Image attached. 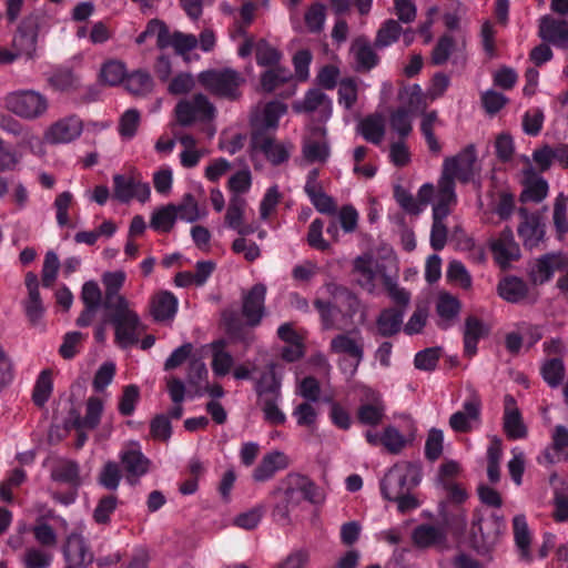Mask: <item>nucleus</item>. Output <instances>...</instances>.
Segmentation results:
<instances>
[{
	"label": "nucleus",
	"instance_id": "obj_1",
	"mask_svg": "<svg viewBox=\"0 0 568 568\" xmlns=\"http://www.w3.org/2000/svg\"><path fill=\"white\" fill-rule=\"evenodd\" d=\"M476 152L468 145L458 154L446 158L443 162L442 175L437 183L436 196L444 201L457 202L455 180L468 183L475 175Z\"/></svg>",
	"mask_w": 568,
	"mask_h": 568
},
{
	"label": "nucleus",
	"instance_id": "obj_2",
	"mask_svg": "<svg viewBox=\"0 0 568 568\" xmlns=\"http://www.w3.org/2000/svg\"><path fill=\"white\" fill-rule=\"evenodd\" d=\"M422 480L420 466L416 463L395 464L381 481V491L385 499L393 500L400 494L410 493Z\"/></svg>",
	"mask_w": 568,
	"mask_h": 568
},
{
	"label": "nucleus",
	"instance_id": "obj_3",
	"mask_svg": "<svg viewBox=\"0 0 568 568\" xmlns=\"http://www.w3.org/2000/svg\"><path fill=\"white\" fill-rule=\"evenodd\" d=\"M6 109L20 119L33 121L43 118L49 111V99L31 89L16 90L4 98Z\"/></svg>",
	"mask_w": 568,
	"mask_h": 568
},
{
	"label": "nucleus",
	"instance_id": "obj_4",
	"mask_svg": "<svg viewBox=\"0 0 568 568\" xmlns=\"http://www.w3.org/2000/svg\"><path fill=\"white\" fill-rule=\"evenodd\" d=\"M110 322L114 326L115 342L121 348H128L139 342L143 324L131 304L114 305L106 308Z\"/></svg>",
	"mask_w": 568,
	"mask_h": 568
},
{
	"label": "nucleus",
	"instance_id": "obj_5",
	"mask_svg": "<svg viewBox=\"0 0 568 568\" xmlns=\"http://www.w3.org/2000/svg\"><path fill=\"white\" fill-rule=\"evenodd\" d=\"M329 351L337 355H344L341 367L344 372L354 375L364 359V339L359 329L337 334L331 339Z\"/></svg>",
	"mask_w": 568,
	"mask_h": 568
},
{
	"label": "nucleus",
	"instance_id": "obj_6",
	"mask_svg": "<svg viewBox=\"0 0 568 568\" xmlns=\"http://www.w3.org/2000/svg\"><path fill=\"white\" fill-rule=\"evenodd\" d=\"M199 80L213 94L230 100L240 97L239 89L245 81L241 73L230 68L201 72Z\"/></svg>",
	"mask_w": 568,
	"mask_h": 568
},
{
	"label": "nucleus",
	"instance_id": "obj_7",
	"mask_svg": "<svg viewBox=\"0 0 568 568\" xmlns=\"http://www.w3.org/2000/svg\"><path fill=\"white\" fill-rule=\"evenodd\" d=\"M215 106L202 93L182 99L175 106L178 122L182 126H190L196 122H209L215 118Z\"/></svg>",
	"mask_w": 568,
	"mask_h": 568
},
{
	"label": "nucleus",
	"instance_id": "obj_8",
	"mask_svg": "<svg viewBox=\"0 0 568 568\" xmlns=\"http://www.w3.org/2000/svg\"><path fill=\"white\" fill-rule=\"evenodd\" d=\"M316 490V486L308 477L293 473L286 475L277 484L271 496H277L282 493L296 507L302 500L315 503Z\"/></svg>",
	"mask_w": 568,
	"mask_h": 568
},
{
	"label": "nucleus",
	"instance_id": "obj_9",
	"mask_svg": "<svg viewBox=\"0 0 568 568\" xmlns=\"http://www.w3.org/2000/svg\"><path fill=\"white\" fill-rule=\"evenodd\" d=\"M251 145L253 151L260 152L272 165H281L287 162L294 145L290 141H278L265 133H252Z\"/></svg>",
	"mask_w": 568,
	"mask_h": 568
},
{
	"label": "nucleus",
	"instance_id": "obj_10",
	"mask_svg": "<svg viewBox=\"0 0 568 568\" xmlns=\"http://www.w3.org/2000/svg\"><path fill=\"white\" fill-rule=\"evenodd\" d=\"M83 131L82 120L78 115H68L51 123L43 133V141L55 144H68L77 140Z\"/></svg>",
	"mask_w": 568,
	"mask_h": 568
},
{
	"label": "nucleus",
	"instance_id": "obj_11",
	"mask_svg": "<svg viewBox=\"0 0 568 568\" xmlns=\"http://www.w3.org/2000/svg\"><path fill=\"white\" fill-rule=\"evenodd\" d=\"M119 459L124 468L126 481L131 485H135L142 476L148 474L151 465L138 443L122 449Z\"/></svg>",
	"mask_w": 568,
	"mask_h": 568
},
{
	"label": "nucleus",
	"instance_id": "obj_12",
	"mask_svg": "<svg viewBox=\"0 0 568 568\" xmlns=\"http://www.w3.org/2000/svg\"><path fill=\"white\" fill-rule=\"evenodd\" d=\"M568 267V256L561 252L547 253L532 263L529 270V276L535 284H544L554 276L556 272Z\"/></svg>",
	"mask_w": 568,
	"mask_h": 568
},
{
	"label": "nucleus",
	"instance_id": "obj_13",
	"mask_svg": "<svg viewBox=\"0 0 568 568\" xmlns=\"http://www.w3.org/2000/svg\"><path fill=\"white\" fill-rule=\"evenodd\" d=\"M385 413L386 406L382 395L372 388H365L357 408L358 422L365 426L376 427L383 422Z\"/></svg>",
	"mask_w": 568,
	"mask_h": 568
},
{
	"label": "nucleus",
	"instance_id": "obj_14",
	"mask_svg": "<svg viewBox=\"0 0 568 568\" xmlns=\"http://www.w3.org/2000/svg\"><path fill=\"white\" fill-rule=\"evenodd\" d=\"M296 112L311 114L318 122H326L332 115V100L320 89H311L304 99L294 104Z\"/></svg>",
	"mask_w": 568,
	"mask_h": 568
},
{
	"label": "nucleus",
	"instance_id": "obj_15",
	"mask_svg": "<svg viewBox=\"0 0 568 568\" xmlns=\"http://www.w3.org/2000/svg\"><path fill=\"white\" fill-rule=\"evenodd\" d=\"M505 529L503 517L495 513H476L473 520L471 532L479 536L484 546H493Z\"/></svg>",
	"mask_w": 568,
	"mask_h": 568
},
{
	"label": "nucleus",
	"instance_id": "obj_16",
	"mask_svg": "<svg viewBox=\"0 0 568 568\" xmlns=\"http://www.w3.org/2000/svg\"><path fill=\"white\" fill-rule=\"evenodd\" d=\"M518 214L521 222L517 232L525 248H537L545 239V224L541 223L539 215L529 213L526 207H519Z\"/></svg>",
	"mask_w": 568,
	"mask_h": 568
},
{
	"label": "nucleus",
	"instance_id": "obj_17",
	"mask_svg": "<svg viewBox=\"0 0 568 568\" xmlns=\"http://www.w3.org/2000/svg\"><path fill=\"white\" fill-rule=\"evenodd\" d=\"M520 183L519 201L523 204L541 203L548 195L549 184L547 180L531 166L523 171Z\"/></svg>",
	"mask_w": 568,
	"mask_h": 568
},
{
	"label": "nucleus",
	"instance_id": "obj_18",
	"mask_svg": "<svg viewBox=\"0 0 568 568\" xmlns=\"http://www.w3.org/2000/svg\"><path fill=\"white\" fill-rule=\"evenodd\" d=\"M286 111V104L281 101H271L256 108L251 118L252 133L268 134V130H275L278 126V121Z\"/></svg>",
	"mask_w": 568,
	"mask_h": 568
},
{
	"label": "nucleus",
	"instance_id": "obj_19",
	"mask_svg": "<svg viewBox=\"0 0 568 568\" xmlns=\"http://www.w3.org/2000/svg\"><path fill=\"white\" fill-rule=\"evenodd\" d=\"M456 203L444 201L439 196H435L433 205V225L430 230V246L435 251H440L447 242L448 230L445 224L446 217L450 214L452 206Z\"/></svg>",
	"mask_w": 568,
	"mask_h": 568
},
{
	"label": "nucleus",
	"instance_id": "obj_20",
	"mask_svg": "<svg viewBox=\"0 0 568 568\" xmlns=\"http://www.w3.org/2000/svg\"><path fill=\"white\" fill-rule=\"evenodd\" d=\"M490 250L495 262L501 267L507 268L511 262L520 257V247L515 241L511 229L506 227L499 235L491 241Z\"/></svg>",
	"mask_w": 568,
	"mask_h": 568
},
{
	"label": "nucleus",
	"instance_id": "obj_21",
	"mask_svg": "<svg viewBox=\"0 0 568 568\" xmlns=\"http://www.w3.org/2000/svg\"><path fill=\"white\" fill-rule=\"evenodd\" d=\"M63 556L67 565L77 568H87L94 559L93 552L90 550L83 536L79 532H71L67 537Z\"/></svg>",
	"mask_w": 568,
	"mask_h": 568
},
{
	"label": "nucleus",
	"instance_id": "obj_22",
	"mask_svg": "<svg viewBox=\"0 0 568 568\" xmlns=\"http://www.w3.org/2000/svg\"><path fill=\"white\" fill-rule=\"evenodd\" d=\"M266 286L262 283L255 284L243 295L242 314L250 326H256L265 313Z\"/></svg>",
	"mask_w": 568,
	"mask_h": 568
},
{
	"label": "nucleus",
	"instance_id": "obj_23",
	"mask_svg": "<svg viewBox=\"0 0 568 568\" xmlns=\"http://www.w3.org/2000/svg\"><path fill=\"white\" fill-rule=\"evenodd\" d=\"M302 154L308 163H325L331 155V148L326 140V129L316 126L313 135L305 138L302 145Z\"/></svg>",
	"mask_w": 568,
	"mask_h": 568
},
{
	"label": "nucleus",
	"instance_id": "obj_24",
	"mask_svg": "<svg viewBox=\"0 0 568 568\" xmlns=\"http://www.w3.org/2000/svg\"><path fill=\"white\" fill-rule=\"evenodd\" d=\"M480 423V400L477 397L466 399L463 409L449 418V426L457 433H468Z\"/></svg>",
	"mask_w": 568,
	"mask_h": 568
},
{
	"label": "nucleus",
	"instance_id": "obj_25",
	"mask_svg": "<svg viewBox=\"0 0 568 568\" xmlns=\"http://www.w3.org/2000/svg\"><path fill=\"white\" fill-rule=\"evenodd\" d=\"M288 456L280 450H273L265 454L252 473V478L256 483H264L272 479L276 473L288 467Z\"/></svg>",
	"mask_w": 568,
	"mask_h": 568
},
{
	"label": "nucleus",
	"instance_id": "obj_26",
	"mask_svg": "<svg viewBox=\"0 0 568 568\" xmlns=\"http://www.w3.org/2000/svg\"><path fill=\"white\" fill-rule=\"evenodd\" d=\"M38 27L31 20H24L18 28L12 47L19 57L29 60L37 58Z\"/></svg>",
	"mask_w": 568,
	"mask_h": 568
},
{
	"label": "nucleus",
	"instance_id": "obj_27",
	"mask_svg": "<svg viewBox=\"0 0 568 568\" xmlns=\"http://www.w3.org/2000/svg\"><path fill=\"white\" fill-rule=\"evenodd\" d=\"M179 308V300L170 291H160L150 300V314L155 322L171 323Z\"/></svg>",
	"mask_w": 568,
	"mask_h": 568
},
{
	"label": "nucleus",
	"instance_id": "obj_28",
	"mask_svg": "<svg viewBox=\"0 0 568 568\" xmlns=\"http://www.w3.org/2000/svg\"><path fill=\"white\" fill-rule=\"evenodd\" d=\"M126 280L124 271L105 272L102 274L101 282L104 287V298L102 306L106 310L114 305H122L130 303L129 300L120 294Z\"/></svg>",
	"mask_w": 568,
	"mask_h": 568
},
{
	"label": "nucleus",
	"instance_id": "obj_29",
	"mask_svg": "<svg viewBox=\"0 0 568 568\" xmlns=\"http://www.w3.org/2000/svg\"><path fill=\"white\" fill-rule=\"evenodd\" d=\"M497 292L503 300L513 304L534 303L536 301L535 296H530L528 284L517 276H507L500 280Z\"/></svg>",
	"mask_w": 568,
	"mask_h": 568
},
{
	"label": "nucleus",
	"instance_id": "obj_30",
	"mask_svg": "<svg viewBox=\"0 0 568 568\" xmlns=\"http://www.w3.org/2000/svg\"><path fill=\"white\" fill-rule=\"evenodd\" d=\"M539 37L557 48L568 49V22L545 16L539 22Z\"/></svg>",
	"mask_w": 568,
	"mask_h": 568
},
{
	"label": "nucleus",
	"instance_id": "obj_31",
	"mask_svg": "<svg viewBox=\"0 0 568 568\" xmlns=\"http://www.w3.org/2000/svg\"><path fill=\"white\" fill-rule=\"evenodd\" d=\"M417 196L418 199H415L410 193L405 191L396 192V201L399 206L406 212L417 215L423 212L432 199L435 200L436 190L433 184L425 183L419 187Z\"/></svg>",
	"mask_w": 568,
	"mask_h": 568
},
{
	"label": "nucleus",
	"instance_id": "obj_32",
	"mask_svg": "<svg viewBox=\"0 0 568 568\" xmlns=\"http://www.w3.org/2000/svg\"><path fill=\"white\" fill-rule=\"evenodd\" d=\"M504 432L510 439H521L527 435V428L513 396H505Z\"/></svg>",
	"mask_w": 568,
	"mask_h": 568
},
{
	"label": "nucleus",
	"instance_id": "obj_33",
	"mask_svg": "<svg viewBox=\"0 0 568 568\" xmlns=\"http://www.w3.org/2000/svg\"><path fill=\"white\" fill-rule=\"evenodd\" d=\"M354 272L357 274V283L368 293L376 290L378 264L371 255L358 256L354 261Z\"/></svg>",
	"mask_w": 568,
	"mask_h": 568
},
{
	"label": "nucleus",
	"instance_id": "obj_34",
	"mask_svg": "<svg viewBox=\"0 0 568 568\" xmlns=\"http://www.w3.org/2000/svg\"><path fill=\"white\" fill-rule=\"evenodd\" d=\"M488 334V329L479 318L468 316L464 325V352L468 357L477 353L479 341Z\"/></svg>",
	"mask_w": 568,
	"mask_h": 568
},
{
	"label": "nucleus",
	"instance_id": "obj_35",
	"mask_svg": "<svg viewBox=\"0 0 568 568\" xmlns=\"http://www.w3.org/2000/svg\"><path fill=\"white\" fill-rule=\"evenodd\" d=\"M460 311V302L449 293L439 294L436 302V313L439 317L438 326L446 329L454 324Z\"/></svg>",
	"mask_w": 568,
	"mask_h": 568
},
{
	"label": "nucleus",
	"instance_id": "obj_36",
	"mask_svg": "<svg viewBox=\"0 0 568 568\" xmlns=\"http://www.w3.org/2000/svg\"><path fill=\"white\" fill-rule=\"evenodd\" d=\"M404 315V310L393 307L383 310L376 320L378 334L384 337L397 334L402 328Z\"/></svg>",
	"mask_w": 568,
	"mask_h": 568
},
{
	"label": "nucleus",
	"instance_id": "obj_37",
	"mask_svg": "<svg viewBox=\"0 0 568 568\" xmlns=\"http://www.w3.org/2000/svg\"><path fill=\"white\" fill-rule=\"evenodd\" d=\"M351 52L354 55L356 70L367 71L378 63V57L371 43L364 38H357L352 47Z\"/></svg>",
	"mask_w": 568,
	"mask_h": 568
},
{
	"label": "nucleus",
	"instance_id": "obj_38",
	"mask_svg": "<svg viewBox=\"0 0 568 568\" xmlns=\"http://www.w3.org/2000/svg\"><path fill=\"white\" fill-rule=\"evenodd\" d=\"M412 538L416 546L427 548L444 542L446 530L440 526L424 524L414 529Z\"/></svg>",
	"mask_w": 568,
	"mask_h": 568
},
{
	"label": "nucleus",
	"instance_id": "obj_39",
	"mask_svg": "<svg viewBox=\"0 0 568 568\" xmlns=\"http://www.w3.org/2000/svg\"><path fill=\"white\" fill-rule=\"evenodd\" d=\"M514 537L520 558L530 562L532 557L530 554L531 536L525 515H516L513 519Z\"/></svg>",
	"mask_w": 568,
	"mask_h": 568
},
{
	"label": "nucleus",
	"instance_id": "obj_40",
	"mask_svg": "<svg viewBox=\"0 0 568 568\" xmlns=\"http://www.w3.org/2000/svg\"><path fill=\"white\" fill-rule=\"evenodd\" d=\"M212 349V371L215 376L222 377L231 372L234 365V358L230 352L226 351L224 341H216L211 344Z\"/></svg>",
	"mask_w": 568,
	"mask_h": 568
},
{
	"label": "nucleus",
	"instance_id": "obj_41",
	"mask_svg": "<svg viewBox=\"0 0 568 568\" xmlns=\"http://www.w3.org/2000/svg\"><path fill=\"white\" fill-rule=\"evenodd\" d=\"M282 395H272L258 398V406L263 412L264 420L273 426L283 425L286 422V415L281 409Z\"/></svg>",
	"mask_w": 568,
	"mask_h": 568
},
{
	"label": "nucleus",
	"instance_id": "obj_42",
	"mask_svg": "<svg viewBox=\"0 0 568 568\" xmlns=\"http://www.w3.org/2000/svg\"><path fill=\"white\" fill-rule=\"evenodd\" d=\"M399 100L404 104L403 108L410 114L424 112L427 106L426 97L418 84L404 88L399 93Z\"/></svg>",
	"mask_w": 568,
	"mask_h": 568
},
{
	"label": "nucleus",
	"instance_id": "obj_43",
	"mask_svg": "<svg viewBox=\"0 0 568 568\" xmlns=\"http://www.w3.org/2000/svg\"><path fill=\"white\" fill-rule=\"evenodd\" d=\"M358 129L366 141L379 144L385 134V122L381 115H369L359 122Z\"/></svg>",
	"mask_w": 568,
	"mask_h": 568
},
{
	"label": "nucleus",
	"instance_id": "obj_44",
	"mask_svg": "<svg viewBox=\"0 0 568 568\" xmlns=\"http://www.w3.org/2000/svg\"><path fill=\"white\" fill-rule=\"evenodd\" d=\"M53 480L67 483L72 487L81 485L79 465L73 460L63 459L57 463L51 474Z\"/></svg>",
	"mask_w": 568,
	"mask_h": 568
},
{
	"label": "nucleus",
	"instance_id": "obj_45",
	"mask_svg": "<svg viewBox=\"0 0 568 568\" xmlns=\"http://www.w3.org/2000/svg\"><path fill=\"white\" fill-rule=\"evenodd\" d=\"M255 392L261 397L282 395L281 381L275 373V365L270 364L266 372H264L255 385Z\"/></svg>",
	"mask_w": 568,
	"mask_h": 568
},
{
	"label": "nucleus",
	"instance_id": "obj_46",
	"mask_svg": "<svg viewBox=\"0 0 568 568\" xmlns=\"http://www.w3.org/2000/svg\"><path fill=\"white\" fill-rule=\"evenodd\" d=\"M176 220L175 204H168L153 212L150 225L158 232L168 233L173 229Z\"/></svg>",
	"mask_w": 568,
	"mask_h": 568
},
{
	"label": "nucleus",
	"instance_id": "obj_47",
	"mask_svg": "<svg viewBox=\"0 0 568 568\" xmlns=\"http://www.w3.org/2000/svg\"><path fill=\"white\" fill-rule=\"evenodd\" d=\"M176 217L187 223H193L203 217L206 213L201 211L194 195L186 193L181 202L175 204Z\"/></svg>",
	"mask_w": 568,
	"mask_h": 568
},
{
	"label": "nucleus",
	"instance_id": "obj_48",
	"mask_svg": "<svg viewBox=\"0 0 568 568\" xmlns=\"http://www.w3.org/2000/svg\"><path fill=\"white\" fill-rule=\"evenodd\" d=\"M125 88L135 95H144L152 91L153 80L146 71H134L124 79Z\"/></svg>",
	"mask_w": 568,
	"mask_h": 568
},
{
	"label": "nucleus",
	"instance_id": "obj_49",
	"mask_svg": "<svg viewBox=\"0 0 568 568\" xmlns=\"http://www.w3.org/2000/svg\"><path fill=\"white\" fill-rule=\"evenodd\" d=\"M292 78L288 69L281 65L268 68L261 74V85L265 92H273L281 84L287 82Z\"/></svg>",
	"mask_w": 568,
	"mask_h": 568
},
{
	"label": "nucleus",
	"instance_id": "obj_50",
	"mask_svg": "<svg viewBox=\"0 0 568 568\" xmlns=\"http://www.w3.org/2000/svg\"><path fill=\"white\" fill-rule=\"evenodd\" d=\"M26 568H49L53 561V554L43 547L27 548L23 559Z\"/></svg>",
	"mask_w": 568,
	"mask_h": 568
},
{
	"label": "nucleus",
	"instance_id": "obj_51",
	"mask_svg": "<svg viewBox=\"0 0 568 568\" xmlns=\"http://www.w3.org/2000/svg\"><path fill=\"white\" fill-rule=\"evenodd\" d=\"M53 389L51 371H42L34 384L32 399L37 406H43L50 398Z\"/></svg>",
	"mask_w": 568,
	"mask_h": 568
},
{
	"label": "nucleus",
	"instance_id": "obj_52",
	"mask_svg": "<svg viewBox=\"0 0 568 568\" xmlns=\"http://www.w3.org/2000/svg\"><path fill=\"white\" fill-rule=\"evenodd\" d=\"M246 209V200L239 194L230 197L229 206L225 214V223L227 227L235 230L244 221V212Z\"/></svg>",
	"mask_w": 568,
	"mask_h": 568
},
{
	"label": "nucleus",
	"instance_id": "obj_53",
	"mask_svg": "<svg viewBox=\"0 0 568 568\" xmlns=\"http://www.w3.org/2000/svg\"><path fill=\"white\" fill-rule=\"evenodd\" d=\"M554 453L549 450L545 453V458L549 463H556L561 459L568 449V428L561 425L556 426L552 434V447Z\"/></svg>",
	"mask_w": 568,
	"mask_h": 568
},
{
	"label": "nucleus",
	"instance_id": "obj_54",
	"mask_svg": "<svg viewBox=\"0 0 568 568\" xmlns=\"http://www.w3.org/2000/svg\"><path fill=\"white\" fill-rule=\"evenodd\" d=\"M402 32L403 29L398 21L388 19L379 28L375 39V45L377 48H386L396 42Z\"/></svg>",
	"mask_w": 568,
	"mask_h": 568
},
{
	"label": "nucleus",
	"instance_id": "obj_55",
	"mask_svg": "<svg viewBox=\"0 0 568 568\" xmlns=\"http://www.w3.org/2000/svg\"><path fill=\"white\" fill-rule=\"evenodd\" d=\"M297 426L314 430L317 425L318 413L311 403L304 402L296 405L292 412Z\"/></svg>",
	"mask_w": 568,
	"mask_h": 568
},
{
	"label": "nucleus",
	"instance_id": "obj_56",
	"mask_svg": "<svg viewBox=\"0 0 568 568\" xmlns=\"http://www.w3.org/2000/svg\"><path fill=\"white\" fill-rule=\"evenodd\" d=\"M126 69L123 62L119 60L106 61L100 71L101 80L109 85H116L124 81Z\"/></svg>",
	"mask_w": 568,
	"mask_h": 568
},
{
	"label": "nucleus",
	"instance_id": "obj_57",
	"mask_svg": "<svg viewBox=\"0 0 568 568\" xmlns=\"http://www.w3.org/2000/svg\"><path fill=\"white\" fill-rule=\"evenodd\" d=\"M544 381L552 388L559 386L565 376L564 363L560 358L546 361L541 366Z\"/></svg>",
	"mask_w": 568,
	"mask_h": 568
},
{
	"label": "nucleus",
	"instance_id": "obj_58",
	"mask_svg": "<svg viewBox=\"0 0 568 568\" xmlns=\"http://www.w3.org/2000/svg\"><path fill=\"white\" fill-rule=\"evenodd\" d=\"M567 203L568 197L564 193H559L555 199L552 221L559 235L568 232Z\"/></svg>",
	"mask_w": 568,
	"mask_h": 568
},
{
	"label": "nucleus",
	"instance_id": "obj_59",
	"mask_svg": "<svg viewBox=\"0 0 568 568\" xmlns=\"http://www.w3.org/2000/svg\"><path fill=\"white\" fill-rule=\"evenodd\" d=\"M151 36H156V43L160 48L169 45V30L163 22L159 20L150 21L145 30L136 38V43H143Z\"/></svg>",
	"mask_w": 568,
	"mask_h": 568
},
{
	"label": "nucleus",
	"instance_id": "obj_60",
	"mask_svg": "<svg viewBox=\"0 0 568 568\" xmlns=\"http://www.w3.org/2000/svg\"><path fill=\"white\" fill-rule=\"evenodd\" d=\"M122 478L120 466L109 460L104 464L99 475V483L109 490H116Z\"/></svg>",
	"mask_w": 568,
	"mask_h": 568
},
{
	"label": "nucleus",
	"instance_id": "obj_61",
	"mask_svg": "<svg viewBox=\"0 0 568 568\" xmlns=\"http://www.w3.org/2000/svg\"><path fill=\"white\" fill-rule=\"evenodd\" d=\"M274 499L272 507V518L275 523L280 525H288L291 521V511L295 508V506L287 500L284 494H278L277 496H271Z\"/></svg>",
	"mask_w": 568,
	"mask_h": 568
},
{
	"label": "nucleus",
	"instance_id": "obj_62",
	"mask_svg": "<svg viewBox=\"0 0 568 568\" xmlns=\"http://www.w3.org/2000/svg\"><path fill=\"white\" fill-rule=\"evenodd\" d=\"M305 24L311 32L323 30L326 20V8L320 2L313 3L305 12Z\"/></svg>",
	"mask_w": 568,
	"mask_h": 568
},
{
	"label": "nucleus",
	"instance_id": "obj_63",
	"mask_svg": "<svg viewBox=\"0 0 568 568\" xmlns=\"http://www.w3.org/2000/svg\"><path fill=\"white\" fill-rule=\"evenodd\" d=\"M103 413V403L99 397H90L87 402L85 415L81 426L89 429L98 427Z\"/></svg>",
	"mask_w": 568,
	"mask_h": 568
},
{
	"label": "nucleus",
	"instance_id": "obj_64",
	"mask_svg": "<svg viewBox=\"0 0 568 568\" xmlns=\"http://www.w3.org/2000/svg\"><path fill=\"white\" fill-rule=\"evenodd\" d=\"M23 310L28 321L32 326H38L41 324V320L45 310L42 304L40 294L28 295L27 300L23 302Z\"/></svg>",
	"mask_w": 568,
	"mask_h": 568
}]
</instances>
